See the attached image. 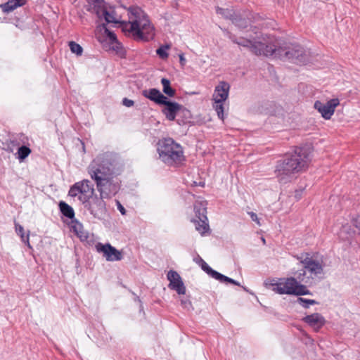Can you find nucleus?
<instances>
[{
  "instance_id": "7ed1b4c3",
  "label": "nucleus",
  "mask_w": 360,
  "mask_h": 360,
  "mask_svg": "<svg viewBox=\"0 0 360 360\" xmlns=\"http://www.w3.org/2000/svg\"><path fill=\"white\" fill-rule=\"evenodd\" d=\"M128 21L121 23L122 31L138 41L153 39L155 30L146 13L139 7H131L128 11Z\"/></svg>"
},
{
  "instance_id": "ddd939ff",
  "label": "nucleus",
  "mask_w": 360,
  "mask_h": 360,
  "mask_svg": "<svg viewBox=\"0 0 360 360\" xmlns=\"http://www.w3.org/2000/svg\"><path fill=\"white\" fill-rule=\"evenodd\" d=\"M200 262L201 268L213 278H214L221 283L226 282V283H230L234 284L236 285H238V286L240 285V283L238 281H236L226 276H224V275L219 273L218 271L212 269L202 258H200Z\"/></svg>"
},
{
  "instance_id": "ea45409f",
  "label": "nucleus",
  "mask_w": 360,
  "mask_h": 360,
  "mask_svg": "<svg viewBox=\"0 0 360 360\" xmlns=\"http://www.w3.org/2000/svg\"><path fill=\"white\" fill-rule=\"evenodd\" d=\"M179 62L181 66H184L186 64V58H184V54H179Z\"/></svg>"
},
{
  "instance_id": "aec40b11",
  "label": "nucleus",
  "mask_w": 360,
  "mask_h": 360,
  "mask_svg": "<svg viewBox=\"0 0 360 360\" xmlns=\"http://www.w3.org/2000/svg\"><path fill=\"white\" fill-rule=\"evenodd\" d=\"M207 202L205 200H196L194 204V212L198 219L207 217Z\"/></svg>"
},
{
  "instance_id": "58836bf2",
  "label": "nucleus",
  "mask_w": 360,
  "mask_h": 360,
  "mask_svg": "<svg viewBox=\"0 0 360 360\" xmlns=\"http://www.w3.org/2000/svg\"><path fill=\"white\" fill-rule=\"evenodd\" d=\"M353 224L355 227L360 230V215L356 216L353 219Z\"/></svg>"
},
{
  "instance_id": "f3484780",
  "label": "nucleus",
  "mask_w": 360,
  "mask_h": 360,
  "mask_svg": "<svg viewBox=\"0 0 360 360\" xmlns=\"http://www.w3.org/2000/svg\"><path fill=\"white\" fill-rule=\"evenodd\" d=\"M303 320L316 331L319 330L326 322L324 317L319 313L306 316Z\"/></svg>"
},
{
  "instance_id": "393cba45",
  "label": "nucleus",
  "mask_w": 360,
  "mask_h": 360,
  "mask_svg": "<svg viewBox=\"0 0 360 360\" xmlns=\"http://www.w3.org/2000/svg\"><path fill=\"white\" fill-rule=\"evenodd\" d=\"M61 213L69 219H72L75 217V212L73 208L65 202H60L59 204Z\"/></svg>"
},
{
  "instance_id": "423d86ee",
  "label": "nucleus",
  "mask_w": 360,
  "mask_h": 360,
  "mask_svg": "<svg viewBox=\"0 0 360 360\" xmlns=\"http://www.w3.org/2000/svg\"><path fill=\"white\" fill-rule=\"evenodd\" d=\"M271 290L280 295H308L309 291L305 285L299 283L295 278H281L278 281L273 280L269 284Z\"/></svg>"
},
{
  "instance_id": "9d476101",
  "label": "nucleus",
  "mask_w": 360,
  "mask_h": 360,
  "mask_svg": "<svg viewBox=\"0 0 360 360\" xmlns=\"http://www.w3.org/2000/svg\"><path fill=\"white\" fill-rule=\"evenodd\" d=\"M299 259L302 264L304 269L310 273L311 278L312 276H316L323 273V265L322 262L319 260L313 259L309 254H302L299 257Z\"/></svg>"
},
{
  "instance_id": "cd10ccee",
  "label": "nucleus",
  "mask_w": 360,
  "mask_h": 360,
  "mask_svg": "<svg viewBox=\"0 0 360 360\" xmlns=\"http://www.w3.org/2000/svg\"><path fill=\"white\" fill-rule=\"evenodd\" d=\"M103 27L104 29V32L105 33V34L107 35V37H108L109 40L112 42V43H115L116 44V46L115 47H113L114 49H119L120 47V44L118 43L117 41V37H116V34L115 33H113L112 32L110 31L105 26V24L103 25Z\"/></svg>"
},
{
  "instance_id": "4468645a",
  "label": "nucleus",
  "mask_w": 360,
  "mask_h": 360,
  "mask_svg": "<svg viewBox=\"0 0 360 360\" xmlns=\"http://www.w3.org/2000/svg\"><path fill=\"white\" fill-rule=\"evenodd\" d=\"M167 279L169 281V288L174 290L179 295H184L186 292V288L180 277L179 274L173 270H170L167 275Z\"/></svg>"
},
{
  "instance_id": "0eeeda50",
  "label": "nucleus",
  "mask_w": 360,
  "mask_h": 360,
  "mask_svg": "<svg viewBox=\"0 0 360 360\" xmlns=\"http://www.w3.org/2000/svg\"><path fill=\"white\" fill-rule=\"evenodd\" d=\"M230 85L224 81L220 82L216 86L212 94V107L216 111L218 117L224 119V103L229 98Z\"/></svg>"
},
{
  "instance_id": "bb28decb",
  "label": "nucleus",
  "mask_w": 360,
  "mask_h": 360,
  "mask_svg": "<svg viewBox=\"0 0 360 360\" xmlns=\"http://www.w3.org/2000/svg\"><path fill=\"white\" fill-rule=\"evenodd\" d=\"M296 281L300 283H308L311 280V276H307L306 269H302L295 274Z\"/></svg>"
},
{
  "instance_id": "a211bd4d",
  "label": "nucleus",
  "mask_w": 360,
  "mask_h": 360,
  "mask_svg": "<svg viewBox=\"0 0 360 360\" xmlns=\"http://www.w3.org/2000/svg\"><path fill=\"white\" fill-rule=\"evenodd\" d=\"M89 3L91 4L90 11L96 13L99 18H102L107 11L103 0H94Z\"/></svg>"
},
{
  "instance_id": "1a4fd4ad",
  "label": "nucleus",
  "mask_w": 360,
  "mask_h": 360,
  "mask_svg": "<svg viewBox=\"0 0 360 360\" xmlns=\"http://www.w3.org/2000/svg\"><path fill=\"white\" fill-rule=\"evenodd\" d=\"M105 199V197L94 193L83 205L94 218L101 219L107 212Z\"/></svg>"
},
{
  "instance_id": "5701e85b",
  "label": "nucleus",
  "mask_w": 360,
  "mask_h": 360,
  "mask_svg": "<svg viewBox=\"0 0 360 360\" xmlns=\"http://www.w3.org/2000/svg\"><path fill=\"white\" fill-rule=\"evenodd\" d=\"M32 153L31 149L26 146H22L18 148L17 153H15L16 158L20 162H23Z\"/></svg>"
},
{
  "instance_id": "79ce46f5",
  "label": "nucleus",
  "mask_w": 360,
  "mask_h": 360,
  "mask_svg": "<svg viewBox=\"0 0 360 360\" xmlns=\"http://www.w3.org/2000/svg\"><path fill=\"white\" fill-rule=\"evenodd\" d=\"M262 242H263L264 243H265V240H264V238H262Z\"/></svg>"
},
{
  "instance_id": "c9c22d12",
  "label": "nucleus",
  "mask_w": 360,
  "mask_h": 360,
  "mask_svg": "<svg viewBox=\"0 0 360 360\" xmlns=\"http://www.w3.org/2000/svg\"><path fill=\"white\" fill-rule=\"evenodd\" d=\"M116 204H117V210L120 212V213L122 214V215H125L126 214V210L125 208L122 206V205L120 203V201L117 200L116 201Z\"/></svg>"
},
{
  "instance_id": "9b49d317",
  "label": "nucleus",
  "mask_w": 360,
  "mask_h": 360,
  "mask_svg": "<svg viewBox=\"0 0 360 360\" xmlns=\"http://www.w3.org/2000/svg\"><path fill=\"white\" fill-rule=\"evenodd\" d=\"M95 248L96 251L99 253H102L103 256L108 262L120 261L123 258L122 252L117 250L110 243L103 244L98 243Z\"/></svg>"
},
{
  "instance_id": "4be33fe9",
  "label": "nucleus",
  "mask_w": 360,
  "mask_h": 360,
  "mask_svg": "<svg viewBox=\"0 0 360 360\" xmlns=\"http://www.w3.org/2000/svg\"><path fill=\"white\" fill-rule=\"evenodd\" d=\"M191 221L195 224L196 231H198L201 235H204L210 230L207 218L192 219Z\"/></svg>"
},
{
  "instance_id": "dca6fc26",
  "label": "nucleus",
  "mask_w": 360,
  "mask_h": 360,
  "mask_svg": "<svg viewBox=\"0 0 360 360\" xmlns=\"http://www.w3.org/2000/svg\"><path fill=\"white\" fill-rule=\"evenodd\" d=\"M142 95L158 105L163 104L167 98V97L165 96L160 90L155 88L143 90L142 91Z\"/></svg>"
},
{
  "instance_id": "f257e3e1",
  "label": "nucleus",
  "mask_w": 360,
  "mask_h": 360,
  "mask_svg": "<svg viewBox=\"0 0 360 360\" xmlns=\"http://www.w3.org/2000/svg\"><path fill=\"white\" fill-rule=\"evenodd\" d=\"M226 36L238 46L247 48L250 52L257 56H271L290 60L295 63H302L304 50L298 44H292L288 47H278L276 38L271 35L259 34L248 38H236L235 35L223 30Z\"/></svg>"
},
{
  "instance_id": "e433bc0d",
  "label": "nucleus",
  "mask_w": 360,
  "mask_h": 360,
  "mask_svg": "<svg viewBox=\"0 0 360 360\" xmlns=\"http://www.w3.org/2000/svg\"><path fill=\"white\" fill-rule=\"evenodd\" d=\"M122 104L127 107H131L134 105V102L132 100L124 98L122 100Z\"/></svg>"
},
{
  "instance_id": "412c9836",
  "label": "nucleus",
  "mask_w": 360,
  "mask_h": 360,
  "mask_svg": "<svg viewBox=\"0 0 360 360\" xmlns=\"http://www.w3.org/2000/svg\"><path fill=\"white\" fill-rule=\"evenodd\" d=\"M25 0H8V2L1 4V8L4 13H9L24 5Z\"/></svg>"
},
{
  "instance_id": "6e6552de",
  "label": "nucleus",
  "mask_w": 360,
  "mask_h": 360,
  "mask_svg": "<svg viewBox=\"0 0 360 360\" xmlns=\"http://www.w3.org/2000/svg\"><path fill=\"white\" fill-rule=\"evenodd\" d=\"M95 193L94 186L88 179L75 183L70 186L68 191V195L71 198H77V200L84 205L89 198Z\"/></svg>"
},
{
  "instance_id": "f704fd0d",
  "label": "nucleus",
  "mask_w": 360,
  "mask_h": 360,
  "mask_svg": "<svg viewBox=\"0 0 360 360\" xmlns=\"http://www.w3.org/2000/svg\"><path fill=\"white\" fill-rule=\"evenodd\" d=\"M233 23H234L236 25L245 27H246V22L242 20H238L236 18L232 19Z\"/></svg>"
},
{
  "instance_id": "39448f33",
  "label": "nucleus",
  "mask_w": 360,
  "mask_h": 360,
  "mask_svg": "<svg viewBox=\"0 0 360 360\" xmlns=\"http://www.w3.org/2000/svg\"><path fill=\"white\" fill-rule=\"evenodd\" d=\"M160 159L169 166L179 165L185 160L181 146L172 139H164L158 143Z\"/></svg>"
},
{
  "instance_id": "a19ab883",
  "label": "nucleus",
  "mask_w": 360,
  "mask_h": 360,
  "mask_svg": "<svg viewBox=\"0 0 360 360\" xmlns=\"http://www.w3.org/2000/svg\"><path fill=\"white\" fill-rule=\"evenodd\" d=\"M200 257H198V258L195 260V262H196L197 263H200Z\"/></svg>"
},
{
  "instance_id": "f8f14e48",
  "label": "nucleus",
  "mask_w": 360,
  "mask_h": 360,
  "mask_svg": "<svg viewBox=\"0 0 360 360\" xmlns=\"http://www.w3.org/2000/svg\"><path fill=\"white\" fill-rule=\"evenodd\" d=\"M340 102L338 98H333L326 103H322L316 101L314 103V108L317 110L326 120H329L334 114L335 108L339 105Z\"/></svg>"
},
{
  "instance_id": "c756f323",
  "label": "nucleus",
  "mask_w": 360,
  "mask_h": 360,
  "mask_svg": "<svg viewBox=\"0 0 360 360\" xmlns=\"http://www.w3.org/2000/svg\"><path fill=\"white\" fill-rule=\"evenodd\" d=\"M103 17L104 18L105 20L108 23H115V24L121 25V23L123 22V21H120L117 19H116V18L114 15V13H109L108 11L105 13V14L103 15ZM120 26L121 27V25H120Z\"/></svg>"
},
{
  "instance_id": "473e14b6",
  "label": "nucleus",
  "mask_w": 360,
  "mask_h": 360,
  "mask_svg": "<svg viewBox=\"0 0 360 360\" xmlns=\"http://www.w3.org/2000/svg\"><path fill=\"white\" fill-rule=\"evenodd\" d=\"M216 12L226 18H231L232 17V11L228 9L217 7Z\"/></svg>"
},
{
  "instance_id": "c85d7f7f",
  "label": "nucleus",
  "mask_w": 360,
  "mask_h": 360,
  "mask_svg": "<svg viewBox=\"0 0 360 360\" xmlns=\"http://www.w3.org/2000/svg\"><path fill=\"white\" fill-rule=\"evenodd\" d=\"M171 46L169 44H165L161 46L159 49L156 50L157 55L163 60L167 59L169 56L167 51L170 49Z\"/></svg>"
},
{
  "instance_id": "2eb2a0df",
  "label": "nucleus",
  "mask_w": 360,
  "mask_h": 360,
  "mask_svg": "<svg viewBox=\"0 0 360 360\" xmlns=\"http://www.w3.org/2000/svg\"><path fill=\"white\" fill-rule=\"evenodd\" d=\"M162 105H165V108L162 110V112L165 115L166 118L170 121L175 120L177 112L182 108L178 103L168 101L167 98Z\"/></svg>"
},
{
  "instance_id": "4c0bfd02",
  "label": "nucleus",
  "mask_w": 360,
  "mask_h": 360,
  "mask_svg": "<svg viewBox=\"0 0 360 360\" xmlns=\"http://www.w3.org/2000/svg\"><path fill=\"white\" fill-rule=\"evenodd\" d=\"M249 215L252 221H255L259 226H260L259 219L255 213L250 212H249Z\"/></svg>"
},
{
  "instance_id": "b1692460",
  "label": "nucleus",
  "mask_w": 360,
  "mask_h": 360,
  "mask_svg": "<svg viewBox=\"0 0 360 360\" xmlns=\"http://www.w3.org/2000/svg\"><path fill=\"white\" fill-rule=\"evenodd\" d=\"M15 231L18 236L21 238L22 241L30 248H32L30 243V231H28L27 234L25 235V230L24 228L18 224H15Z\"/></svg>"
},
{
  "instance_id": "72a5a7b5",
  "label": "nucleus",
  "mask_w": 360,
  "mask_h": 360,
  "mask_svg": "<svg viewBox=\"0 0 360 360\" xmlns=\"http://www.w3.org/2000/svg\"><path fill=\"white\" fill-rule=\"evenodd\" d=\"M181 304L185 309H189L191 307V302L188 298L184 297L181 299Z\"/></svg>"
},
{
  "instance_id": "2f4dec72",
  "label": "nucleus",
  "mask_w": 360,
  "mask_h": 360,
  "mask_svg": "<svg viewBox=\"0 0 360 360\" xmlns=\"http://www.w3.org/2000/svg\"><path fill=\"white\" fill-rule=\"evenodd\" d=\"M296 302L304 308H309L310 305L317 303L314 300L305 299L302 297H298Z\"/></svg>"
},
{
  "instance_id": "a878e982",
  "label": "nucleus",
  "mask_w": 360,
  "mask_h": 360,
  "mask_svg": "<svg viewBox=\"0 0 360 360\" xmlns=\"http://www.w3.org/2000/svg\"><path fill=\"white\" fill-rule=\"evenodd\" d=\"M161 84L162 85L163 92L169 97H174L175 96V90L171 87L170 81L168 79L162 78L161 79Z\"/></svg>"
},
{
  "instance_id": "20e7f679",
  "label": "nucleus",
  "mask_w": 360,
  "mask_h": 360,
  "mask_svg": "<svg viewBox=\"0 0 360 360\" xmlns=\"http://www.w3.org/2000/svg\"><path fill=\"white\" fill-rule=\"evenodd\" d=\"M310 161L309 152L304 148H297L294 153L278 161L276 174L281 183L290 181L295 174L304 170Z\"/></svg>"
},
{
  "instance_id": "f03ea898",
  "label": "nucleus",
  "mask_w": 360,
  "mask_h": 360,
  "mask_svg": "<svg viewBox=\"0 0 360 360\" xmlns=\"http://www.w3.org/2000/svg\"><path fill=\"white\" fill-rule=\"evenodd\" d=\"M121 166L116 154L110 152L98 155L89 164L88 173L94 181L100 195L111 198L120 190L117 176Z\"/></svg>"
},
{
  "instance_id": "7c9ffc66",
  "label": "nucleus",
  "mask_w": 360,
  "mask_h": 360,
  "mask_svg": "<svg viewBox=\"0 0 360 360\" xmlns=\"http://www.w3.org/2000/svg\"><path fill=\"white\" fill-rule=\"evenodd\" d=\"M69 46L71 51L77 56H81L83 51L82 47L77 43L75 41H70L69 43Z\"/></svg>"
},
{
  "instance_id": "6ab92c4d",
  "label": "nucleus",
  "mask_w": 360,
  "mask_h": 360,
  "mask_svg": "<svg viewBox=\"0 0 360 360\" xmlns=\"http://www.w3.org/2000/svg\"><path fill=\"white\" fill-rule=\"evenodd\" d=\"M72 229L77 236L79 238L81 241H89L90 238V233L87 231L84 230V226L81 223L76 221L72 226Z\"/></svg>"
}]
</instances>
